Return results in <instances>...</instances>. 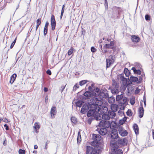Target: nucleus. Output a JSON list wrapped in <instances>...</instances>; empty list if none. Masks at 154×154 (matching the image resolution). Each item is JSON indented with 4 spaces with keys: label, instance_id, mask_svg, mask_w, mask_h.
Returning a JSON list of instances; mask_svg holds the SVG:
<instances>
[{
    "label": "nucleus",
    "instance_id": "63",
    "mask_svg": "<svg viewBox=\"0 0 154 154\" xmlns=\"http://www.w3.org/2000/svg\"><path fill=\"white\" fill-rule=\"evenodd\" d=\"M48 101V98L47 97H45V102L46 103H47Z\"/></svg>",
    "mask_w": 154,
    "mask_h": 154
},
{
    "label": "nucleus",
    "instance_id": "57",
    "mask_svg": "<svg viewBox=\"0 0 154 154\" xmlns=\"http://www.w3.org/2000/svg\"><path fill=\"white\" fill-rule=\"evenodd\" d=\"M126 120V118H125L124 119H123V120H122V121H120V122L121 121L122 122V123H124L125 122Z\"/></svg>",
    "mask_w": 154,
    "mask_h": 154
},
{
    "label": "nucleus",
    "instance_id": "15",
    "mask_svg": "<svg viewBox=\"0 0 154 154\" xmlns=\"http://www.w3.org/2000/svg\"><path fill=\"white\" fill-rule=\"evenodd\" d=\"M16 77H17V75L15 73L13 74L11 76L10 82L11 84H12L14 83Z\"/></svg>",
    "mask_w": 154,
    "mask_h": 154
},
{
    "label": "nucleus",
    "instance_id": "11",
    "mask_svg": "<svg viewBox=\"0 0 154 154\" xmlns=\"http://www.w3.org/2000/svg\"><path fill=\"white\" fill-rule=\"evenodd\" d=\"M101 92L100 90L97 88L94 89L92 93L93 95L95 97H98L100 96Z\"/></svg>",
    "mask_w": 154,
    "mask_h": 154
},
{
    "label": "nucleus",
    "instance_id": "37",
    "mask_svg": "<svg viewBox=\"0 0 154 154\" xmlns=\"http://www.w3.org/2000/svg\"><path fill=\"white\" fill-rule=\"evenodd\" d=\"M40 128V125L37 123H35L34 124V128L35 129H39Z\"/></svg>",
    "mask_w": 154,
    "mask_h": 154
},
{
    "label": "nucleus",
    "instance_id": "62",
    "mask_svg": "<svg viewBox=\"0 0 154 154\" xmlns=\"http://www.w3.org/2000/svg\"><path fill=\"white\" fill-rule=\"evenodd\" d=\"M105 5H106L108 7V3H107V0H105Z\"/></svg>",
    "mask_w": 154,
    "mask_h": 154
},
{
    "label": "nucleus",
    "instance_id": "29",
    "mask_svg": "<svg viewBox=\"0 0 154 154\" xmlns=\"http://www.w3.org/2000/svg\"><path fill=\"white\" fill-rule=\"evenodd\" d=\"M83 102L82 101H79L77 102L76 105L77 106L81 107L82 106Z\"/></svg>",
    "mask_w": 154,
    "mask_h": 154
},
{
    "label": "nucleus",
    "instance_id": "32",
    "mask_svg": "<svg viewBox=\"0 0 154 154\" xmlns=\"http://www.w3.org/2000/svg\"><path fill=\"white\" fill-rule=\"evenodd\" d=\"M108 101L109 103H112L115 101V99L112 97H110L108 99Z\"/></svg>",
    "mask_w": 154,
    "mask_h": 154
},
{
    "label": "nucleus",
    "instance_id": "36",
    "mask_svg": "<svg viewBox=\"0 0 154 154\" xmlns=\"http://www.w3.org/2000/svg\"><path fill=\"white\" fill-rule=\"evenodd\" d=\"M145 19L146 21H149L151 19V18L149 15L146 14L145 16Z\"/></svg>",
    "mask_w": 154,
    "mask_h": 154
},
{
    "label": "nucleus",
    "instance_id": "22",
    "mask_svg": "<svg viewBox=\"0 0 154 154\" xmlns=\"http://www.w3.org/2000/svg\"><path fill=\"white\" fill-rule=\"evenodd\" d=\"M106 121L104 119H103L101 121L99 124V127H103L105 125V123H106Z\"/></svg>",
    "mask_w": 154,
    "mask_h": 154
},
{
    "label": "nucleus",
    "instance_id": "48",
    "mask_svg": "<svg viewBox=\"0 0 154 154\" xmlns=\"http://www.w3.org/2000/svg\"><path fill=\"white\" fill-rule=\"evenodd\" d=\"M96 120H100L101 119H102V116H97L96 118Z\"/></svg>",
    "mask_w": 154,
    "mask_h": 154
},
{
    "label": "nucleus",
    "instance_id": "14",
    "mask_svg": "<svg viewBox=\"0 0 154 154\" xmlns=\"http://www.w3.org/2000/svg\"><path fill=\"white\" fill-rule=\"evenodd\" d=\"M107 132V130L106 128H102L99 131V133L102 135H105Z\"/></svg>",
    "mask_w": 154,
    "mask_h": 154
},
{
    "label": "nucleus",
    "instance_id": "27",
    "mask_svg": "<svg viewBox=\"0 0 154 154\" xmlns=\"http://www.w3.org/2000/svg\"><path fill=\"white\" fill-rule=\"evenodd\" d=\"M111 92L113 94H117L119 92L118 88H113L111 90Z\"/></svg>",
    "mask_w": 154,
    "mask_h": 154
},
{
    "label": "nucleus",
    "instance_id": "35",
    "mask_svg": "<svg viewBox=\"0 0 154 154\" xmlns=\"http://www.w3.org/2000/svg\"><path fill=\"white\" fill-rule=\"evenodd\" d=\"M19 154H25L26 151L24 149H20L18 151Z\"/></svg>",
    "mask_w": 154,
    "mask_h": 154
},
{
    "label": "nucleus",
    "instance_id": "25",
    "mask_svg": "<svg viewBox=\"0 0 154 154\" xmlns=\"http://www.w3.org/2000/svg\"><path fill=\"white\" fill-rule=\"evenodd\" d=\"M124 96L123 95L121 94L120 95H117L116 97V101H121L122 100V99L123 98Z\"/></svg>",
    "mask_w": 154,
    "mask_h": 154
},
{
    "label": "nucleus",
    "instance_id": "26",
    "mask_svg": "<svg viewBox=\"0 0 154 154\" xmlns=\"http://www.w3.org/2000/svg\"><path fill=\"white\" fill-rule=\"evenodd\" d=\"M71 121L72 123L76 124L77 122V119L75 117L72 116L71 118Z\"/></svg>",
    "mask_w": 154,
    "mask_h": 154
},
{
    "label": "nucleus",
    "instance_id": "38",
    "mask_svg": "<svg viewBox=\"0 0 154 154\" xmlns=\"http://www.w3.org/2000/svg\"><path fill=\"white\" fill-rule=\"evenodd\" d=\"M116 126V124L114 122H111L110 124V127L111 128L112 127H113V128H114Z\"/></svg>",
    "mask_w": 154,
    "mask_h": 154
},
{
    "label": "nucleus",
    "instance_id": "3",
    "mask_svg": "<svg viewBox=\"0 0 154 154\" xmlns=\"http://www.w3.org/2000/svg\"><path fill=\"white\" fill-rule=\"evenodd\" d=\"M86 150V154H98L97 150L91 146H87Z\"/></svg>",
    "mask_w": 154,
    "mask_h": 154
},
{
    "label": "nucleus",
    "instance_id": "8",
    "mask_svg": "<svg viewBox=\"0 0 154 154\" xmlns=\"http://www.w3.org/2000/svg\"><path fill=\"white\" fill-rule=\"evenodd\" d=\"M92 137L94 142L96 144L99 143L101 139V136L99 134H93Z\"/></svg>",
    "mask_w": 154,
    "mask_h": 154
},
{
    "label": "nucleus",
    "instance_id": "54",
    "mask_svg": "<svg viewBox=\"0 0 154 154\" xmlns=\"http://www.w3.org/2000/svg\"><path fill=\"white\" fill-rule=\"evenodd\" d=\"M143 102L144 104V106H146V97L145 96H144L143 97Z\"/></svg>",
    "mask_w": 154,
    "mask_h": 154
},
{
    "label": "nucleus",
    "instance_id": "52",
    "mask_svg": "<svg viewBox=\"0 0 154 154\" xmlns=\"http://www.w3.org/2000/svg\"><path fill=\"white\" fill-rule=\"evenodd\" d=\"M47 73L49 75H51V72L50 69H48L46 71Z\"/></svg>",
    "mask_w": 154,
    "mask_h": 154
},
{
    "label": "nucleus",
    "instance_id": "41",
    "mask_svg": "<svg viewBox=\"0 0 154 154\" xmlns=\"http://www.w3.org/2000/svg\"><path fill=\"white\" fill-rule=\"evenodd\" d=\"M42 20L41 18L38 19L36 20V24L40 25L41 23Z\"/></svg>",
    "mask_w": 154,
    "mask_h": 154
},
{
    "label": "nucleus",
    "instance_id": "39",
    "mask_svg": "<svg viewBox=\"0 0 154 154\" xmlns=\"http://www.w3.org/2000/svg\"><path fill=\"white\" fill-rule=\"evenodd\" d=\"M79 88V85L77 84H76L75 85H74L73 87V90L75 91L77 88Z\"/></svg>",
    "mask_w": 154,
    "mask_h": 154
},
{
    "label": "nucleus",
    "instance_id": "40",
    "mask_svg": "<svg viewBox=\"0 0 154 154\" xmlns=\"http://www.w3.org/2000/svg\"><path fill=\"white\" fill-rule=\"evenodd\" d=\"M126 71V73H125V75L126 76L128 77L129 76V72L128 70V69L126 68H125V69L124 71L125 72V71Z\"/></svg>",
    "mask_w": 154,
    "mask_h": 154
},
{
    "label": "nucleus",
    "instance_id": "13",
    "mask_svg": "<svg viewBox=\"0 0 154 154\" xmlns=\"http://www.w3.org/2000/svg\"><path fill=\"white\" fill-rule=\"evenodd\" d=\"M139 117L142 118L143 117L144 114V110L143 107H140L138 109Z\"/></svg>",
    "mask_w": 154,
    "mask_h": 154
},
{
    "label": "nucleus",
    "instance_id": "19",
    "mask_svg": "<svg viewBox=\"0 0 154 154\" xmlns=\"http://www.w3.org/2000/svg\"><path fill=\"white\" fill-rule=\"evenodd\" d=\"M102 119L106 121V120H108L110 119L108 115V113L107 114H103L102 115Z\"/></svg>",
    "mask_w": 154,
    "mask_h": 154
},
{
    "label": "nucleus",
    "instance_id": "7",
    "mask_svg": "<svg viewBox=\"0 0 154 154\" xmlns=\"http://www.w3.org/2000/svg\"><path fill=\"white\" fill-rule=\"evenodd\" d=\"M51 29L52 30L54 31L55 28L56 22L54 16L53 15L51 16Z\"/></svg>",
    "mask_w": 154,
    "mask_h": 154
},
{
    "label": "nucleus",
    "instance_id": "45",
    "mask_svg": "<svg viewBox=\"0 0 154 154\" xmlns=\"http://www.w3.org/2000/svg\"><path fill=\"white\" fill-rule=\"evenodd\" d=\"M48 32V28H44V35L45 36L47 34Z\"/></svg>",
    "mask_w": 154,
    "mask_h": 154
},
{
    "label": "nucleus",
    "instance_id": "64",
    "mask_svg": "<svg viewBox=\"0 0 154 154\" xmlns=\"http://www.w3.org/2000/svg\"><path fill=\"white\" fill-rule=\"evenodd\" d=\"M38 148V146L36 145H35L34 146V148L35 149H37Z\"/></svg>",
    "mask_w": 154,
    "mask_h": 154
},
{
    "label": "nucleus",
    "instance_id": "6",
    "mask_svg": "<svg viewBox=\"0 0 154 154\" xmlns=\"http://www.w3.org/2000/svg\"><path fill=\"white\" fill-rule=\"evenodd\" d=\"M118 131L119 134L122 136H125L128 134L127 131L125 130L122 126L119 127Z\"/></svg>",
    "mask_w": 154,
    "mask_h": 154
},
{
    "label": "nucleus",
    "instance_id": "53",
    "mask_svg": "<svg viewBox=\"0 0 154 154\" xmlns=\"http://www.w3.org/2000/svg\"><path fill=\"white\" fill-rule=\"evenodd\" d=\"M65 87V86H62L61 87L60 91L61 93L63 91V90L64 89Z\"/></svg>",
    "mask_w": 154,
    "mask_h": 154
},
{
    "label": "nucleus",
    "instance_id": "1",
    "mask_svg": "<svg viewBox=\"0 0 154 154\" xmlns=\"http://www.w3.org/2000/svg\"><path fill=\"white\" fill-rule=\"evenodd\" d=\"M111 137L113 139L110 142V145L111 146V150L113 154H123V152L122 150L119 149L118 146L117 144L116 141L115 139L118 137L117 131L116 129H113L111 133Z\"/></svg>",
    "mask_w": 154,
    "mask_h": 154
},
{
    "label": "nucleus",
    "instance_id": "60",
    "mask_svg": "<svg viewBox=\"0 0 154 154\" xmlns=\"http://www.w3.org/2000/svg\"><path fill=\"white\" fill-rule=\"evenodd\" d=\"M48 91V89L47 88H44V91L45 92H46Z\"/></svg>",
    "mask_w": 154,
    "mask_h": 154
},
{
    "label": "nucleus",
    "instance_id": "21",
    "mask_svg": "<svg viewBox=\"0 0 154 154\" xmlns=\"http://www.w3.org/2000/svg\"><path fill=\"white\" fill-rule=\"evenodd\" d=\"M113 83L112 84V87L115 88H119V84L117 83L115 80H112Z\"/></svg>",
    "mask_w": 154,
    "mask_h": 154
},
{
    "label": "nucleus",
    "instance_id": "49",
    "mask_svg": "<svg viewBox=\"0 0 154 154\" xmlns=\"http://www.w3.org/2000/svg\"><path fill=\"white\" fill-rule=\"evenodd\" d=\"M141 71L139 69L137 70L136 72H135V73H137L139 75H140L141 74Z\"/></svg>",
    "mask_w": 154,
    "mask_h": 154
},
{
    "label": "nucleus",
    "instance_id": "47",
    "mask_svg": "<svg viewBox=\"0 0 154 154\" xmlns=\"http://www.w3.org/2000/svg\"><path fill=\"white\" fill-rule=\"evenodd\" d=\"M64 10H63V9L61 10V15H60V18L61 19L62 18V17H63V14L64 12Z\"/></svg>",
    "mask_w": 154,
    "mask_h": 154
},
{
    "label": "nucleus",
    "instance_id": "4",
    "mask_svg": "<svg viewBox=\"0 0 154 154\" xmlns=\"http://www.w3.org/2000/svg\"><path fill=\"white\" fill-rule=\"evenodd\" d=\"M114 60V57L112 55L109 56V58L106 59V67L108 68L110 67V65L113 63Z\"/></svg>",
    "mask_w": 154,
    "mask_h": 154
},
{
    "label": "nucleus",
    "instance_id": "16",
    "mask_svg": "<svg viewBox=\"0 0 154 154\" xmlns=\"http://www.w3.org/2000/svg\"><path fill=\"white\" fill-rule=\"evenodd\" d=\"M111 108L112 111L116 112L118 108V106L116 104H112L111 105Z\"/></svg>",
    "mask_w": 154,
    "mask_h": 154
},
{
    "label": "nucleus",
    "instance_id": "10",
    "mask_svg": "<svg viewBox=\"0 0 154 154\" xmlns=\"http://www.w3.org/2000/svg\"><path fill=\"white\" fill-rule=\"evenodd\" d=\"M131 39L132 42L134 43H137L140 41V38L136 35H132L131 36Z\"/></svg>",
    "mask_w": 154,
    "mask_h": 154
},
{
    "label": "nucleus",
    "instance_id": "58",
    "mask_svg": "<svg viewBox=\"0 0 154 154\" xmlns=\"http://www.w3.org/2000/svg\"><path fill=\"white\" fill-rule=\"evenodd\" d=\"M132 70H133V71L135 73L136 72V71L137 69H136L135 68L133 67L132 68Z\"/></svg>",
    "mask_w": 154,
    "mask_h": 154
},
{
    "label": "nucleus",
    "instance_id": "42",
    "mask_svg": "<svg viewBox=\"0 0 154 154\" xmlns=\"http://www.w3.org/2000/svg\"><path fill=\"white\" fill-rule=\"evenodd\" d=\"M101 55H103L105 53L107 52V51L106 49H105L104 50H103L102 49H101Z\"/></svg>",
    "mask_w": 154,
    "mask_h": 154
},
{
    "label": "nucleus",
    "instance_id": "30",
    "mask_svg": "<svg viewBox=\"0 0 154 154\" xmlns=\"http://www.w3.org/2000/svg\"><path fill=\"white\" fill-rule=\"evenodd\" d=\"M91 93L90 91H86L84 94V96L87 97H90V96L91 95Z\"/></svg>",
    "mask_w": 154,
    "mask_h": 154
},
{
    "label": "nucleus",
    "instance_id": "9",
    "mask_svg": "<svg viewBox=\"0 0 154 154\" xmlns=\"http://www.w3.org/2000/svg\"><path fill=\"white\" fill-rule=\"evenodd\" d=\"M57 108L55 106H52L51 110L50 113L52 118H54L57 113Z\"/></svg>",
    "mask_w": 154,
    "mask_h": 154
},
{
    "label": "nucleus",
    "instance_id": "5",
    "mask_svg": "<svg viewBox=\"0 0 154 154\" xmlns=\"http://www.w3.org/2000/svg\"><path fill=\"white\" fill-rule=\"evenodd\" d=\"M91 104V103L88 105L86 104H84L81 109V112L82 114H85L90 108Z\"/></svg>",
    "mask_w": 154,
    "mask_h": 154
},
{
    "label": "nucleus",
    "instance_id": "55",
    "mask_svg": "<svg viewBox=\"0 0 154 154\" xmlns=\"http://www.w3.org/2000/svg\"><path fill=\"white\" fill-rule=\"evenodd\" d=\"M4 127L5 128V129L6 130H8V129H9V127H8V126L6 124L4 125Z\"/></svg>",
    "mask_w": 154,
    "mask_h": 154
},
{
    "label": "nucleus",
    "instance_id": "2",
    "mask_svg": "<svg viewBox=\"0 0 154 154\" xmlns=\"http://www.w3.org/2000/svg\"><path fill=\"white\" fill-rule=\"evenodd\" d=\"M91 104L90 108L88 111L87 115L88 117H90L93 115L95 112L99 111V106L101 104V101L98 100L96 97L92 98L90 100Z\"/></svg>",
    "mask_w": 154,
    "mask_h": 154
},
{
    "label": "nucleus",
    "instance_id": "28",
    "mask_svg": "<svg viewBox=\"0 0 154 154\" xmlns=\"http://www.w3.org/2000/svg\"><path fill=\"white\" fill-rule=\"evenodd\" d=\"M88 82V81L87 80H83L79 82V85L81 86H82L84 84H85Z\"/></svg>",
    "mask_w": 154,
    "mask_h": 154
},
{
    "label": "nucleus",
    "instance_id": "43",
    "mask_svg": "<svg viewBox=\"0 0 154 154\" xmlns=\"http://www.w3.org/2000/svg\"><path fill=\"white\" fill-rule=\"evenodd\" d=\"M130 102L131 104L132 105H134L135 103V101L134 99H131L130 100Z\"/></svg>",
    "mask_w": 154,
    "mask_h": 154
},
{
    "label": "nucleus",
    "instance_id": "34",
    "mask_svg": "<svg viewBox=\"0 0 154 154\" xmlns=\"http://www.w3.org/2000/svg\"><path fill=\"white\" fill-rule=\"evenodd\" d=\"M126 114L128 116H131L132 115V113L131 109H128L127 112Z\"/></svg>",
    "mask_w": 154,
    "mask_h": 154
},
{
    "label": "nucleus",
    "instance_id": "61",
    "mask_svg": "<svg viewBox=\"0 0 154 154\" xmlns=\"http://www.w3.org/2000/svg\"><path fill=\"white\" fill-rule=\"evenodd\" d=\"M130 46L133 47H134L136 46V45H134V44H130Z\"/></svg>",
    "mask_w": 154,
    "mask_h": 154
},
{
    "label": "nucleus",
    "instance_id": "31",
    "mask_svg": "<svg viewBox=\"0 0 154 154\" xmlns=\"http://www.w3.org/2000/svg\"><path fill=\"white\" fill-rule=\"evenodd\" d=\"M127 101V98L125 97H123L122 100L120 101L122 104H124Z\"/></svg>",
    "mask_w": 154,
    "mask_h": 154
},
{
    "label": "nucleus",
    "instance_id": "23",
    "mask_svg": "<svg viewBox=\"0 0 154 154\" xmlns=\"http://www.w3.org/2000/svg\"><path fill=\"white\" fill-rule=\"evenodd\" d=\"M81 134L80 131H79L78 133V137L77 138V142L78 143L80 144L81 142Z\"/></svg>",
    "mask_w": 154,
    "mask_h": 154
},
{
    "label": "nucleus",
    "instance_id": "51",
    "mask_svg": "<svg viewBox=\"0 0 154 154\" xmlns=\"http://www.w3.org/2000/svg\"><path fill=\"white\" fill-rule=\"evenodd\" d=\"M19 26H20V27H22V30L23 29V28H24V24H23V22H22V23H21L20 24V25H19Z\"/></svg>",
    "mask_w": 154,
    "mask_h": 154
},
{
    "label": "nucleus",
    "instance_id": "44",
    "mask_svg": "<svg viewBox=\"0 0 154 154\" xmlns=\"http://www.w3.org/2000/svg\"><path fill=\"white\" fill-rule=\"evenodd\" d=\"M140 91V89H139L138 88H136V90L135 91V94H138Z\"/></svg>",
    "mask_w": 154,
    "mask_h": 154
},
{
    "label": "nucleus",
    "instance_id": "46",
    "mask_svg": "<svg viewBox=\"0 0 154 154\" xmlns=\"http://www.w3.org/2000/svg\"><path fill=\"white\" fill-rule=\"evenodd\" d=\"M91 51L92 52H94L96 51V49L93 47H92L91 48Z\"/></svg>",
    "mask_w": 154,
    "mask_h": 154
},
{
    "label": "nucleus",
    "instance_id": "17",
    "mask_svg": "<svg viewBox=\"0 0 154 154\" xmlns=\"http://www.w3.org/2000/svg\"><path fill=\"white\" fill-rule=\"evenodd\" d=\"M108 114L110 119H113L116 116V113L114 111H109L108 112Z\"/></svg>",
    "mask_w": 154,
    "mask_h": 154
},
{
    "label": "nucleus",
    "instance_id": "12",
    "mask_svg": "<svg viewBox=\"0 0 154 154\" xmlns=\"http://www.w3.org/2000/svg\"><path fill=\"white\" fill-rule=\"evenodd\" d=\"M114 43L113 41H111L109 44H107L105 45V48H111L114 49L115 48L114 46Z\"/></svg>",
    "mask_w": 154,
    "mask_h": 154
},
{
    "label": "nucleus",
    "instance_id": "24",
    "mask_svg": "<svg viewBox=\"0 0 154 154\" xmlns=\"http://www.w3.org/2000/svg\"><path fill=\"white\" fill-rule=\"evenodd\" d=\"M130 80L132 82H137L138 81V78L137 77L131 76L130 78Z\"/></svg>",
    "mask_w": 154,
    "mask_h": 154
},
{
    "label": "nucleus",
    "instance_id": "59",
    "mask_svg": "<svg viewBox=\"0 0 154 154\" xmlns=\"http://www.w3.org/2000/svg\"><path fill=\"white\" fill-rule=\"evenodd\" d=\"M14 45L15 44L14 43H12L10 46V48H13Z\"/></svg>",
    "mask_w": 154,
    "mask_h": 154
},
{
    "label": "nucleus",
    "instance_id": "50",
    "mask_svg": "<svg viewBox=\"0 0 154 154\" xmlns=\"http://www.w3.org/2000/svg\"><path fill=\"white\" fill-rule=\"evenodd\" d=\"M49 23L48 21H47L45 25L44 28H48V26L49 25Z\"/></svg>",
    "mask_w": 154,
    "mask_h": 154
},
{
    "label": "nucleus",
    "instance_id": "33",
    "mask_svg": "<svg viewBox=\"0 0 154 154\" xmlns=\"http://www.w3.org/2000/svg\"><path fill=\"white\" fill-rule=\"evenodd\" d=\"M73 51V49L72 48H71L69 50L68 52V55L70 56L72 54Z\"/></svg>",
    "mask_w": 154,
    "mask_h": 154
},
{
    "label": "nucleus",
    "instance_id": "56",
    "mask_svg": "<svg viewBox=\"0 0 154 154\" xmlns=\"http://www.w3.org/2000/svg\"><path fill=\"white\" fill-rule=\"evenodd\" d=\"M3 122H8V121L6 118H3Z\"/></svg>",
    "mask_w": 154,
    "mask_h": 154
},
{
    "label": "nucleus",
    "instance_id": "20",
    "mask_svg": "<svg viewBox=\"0 0 154 154\" xmlns=\"http://www.w3.org/2000/svg\"><path fill=\"white\" fill-rule=\"evenodd\" d=\"M119 143L122 145H125L127 143V139L125 138L121 139L119 140Z\"/></svg>",
    "mask_w": 154,
    "mask_h": 154
},
{
    "label": "nucleus",
    "instance_id": "18",
    "mask_svg": "<svg viewBox=\"0 0 154 154\" xmlns=\"http://www.w3.org/2000/svg\"><path fill=\"white\" fill-rule=\"evenodd\" d=\"M133 129L136 134H139V128L137 125L136 124H134L133 125Z\"/></svg>",
    "mask_w": 154,
    "mask_h": 154
}]
</instances>
